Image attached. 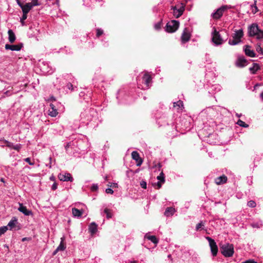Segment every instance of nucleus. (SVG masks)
I'll return each mask as SVG.
<instances>
[{"mask_svg": "<svg viewBox=\"0 0 263 263\" xmlns=\"http://www.w3.org/2000/svg\"><path fill=\"white\" fill-rule=\"evenodd\" d=\"M219 247L220 252L224 256L228 257L233 256L234 253L233 245L227 243L220 244Z\"/></svg>", "mask_w": 263, "mask_h": 263, "instance_id": "f257e3e1", "label": "nucleus"}, {"mask_svg": "<svg viewBox=\"0 0 263 263\" xmlns=\"http://www.w3.org/2000/svg\"><path fill=\"white\" fill-rule=\"evenodd\" d=\"M243 36V31L242 29L237 30L235 31L232 35L233 39L229 40V44L231 45H236L241 42V39Z\"/></svg>", "mask_w": 263, "mask_h": 263, "instance_id": "f03ea898", "label": "nucleus"}, {"mask_svg": "<svg viewBox=\"0 0 263 263\" xmlns=\"http://www.w3.org/2000/svg\"><path fill=\"white\" fill-rule=\"evenodd\" d=\"M179 22L178 21L172 20L166 24L165 30L169 33L175 32L179 28Z\"/></svg>", "mask_w": 263, "mask_h": 263, "instance_id": "7ed1b4c3", "label": "nucleus"}, {"mask_svg": "<svg viewBox=\"0 0 263 263\" xmlns=\"http://www.w3.org/2000/svg\"><path fill=\"white\" fill-rule=\"evenodd\" d=\"M206 239L208 240L209 242V245L211 248V251L212 255L214 256H215L218 252V247L215 242V240L211 238L210 237H206Z\"/></svg>", "mask_w": 263, "mask_h": 263, "instance_id": "20e7f679", "label": "nucleus"}, {"mask_svg": "<svg viewBox=\"0 0 263 263\" xmlns=\"http://www.w3.org/2000/svg\"><path fill=\"white\" fill-rule=\"evenodd\" d=\"M212 41L217 45H220L222 43V40L219 32L217 31L215 29L213 33Z\"/></svg>", "mask_w": 263, "mask_h": 263, "instance_id": "39448f33", "label": "nucleus"}, {"mask_svg": "<svg viewBox=\"0 0 263 263\" xmlns=\"http://www.w3.org/2000/svg\"><path fill=\"white\" fill-rule=\"evenodd\" d=\"M248 63V61L243 56L238 57L235 62V66L238 68H243Z\"/></svg>", "mask_w": 263, "mask_h": 263, "instance_id": "423d86ee", "label": "nucleus"}, {"mask_svg": "<svg viewBox=\"0 0 263 263\" xmlns=\"http://www.w3.org/2000/svg\"><path fill=\"white\" fill-rule=\"evenodd\" d=\"M228 7L227 6H223L220 8H218L215 13L213 14V17L215 19H219L222 15L224 11L227 9Z\"/></svg>", "mask_w": 263, "mask_h": 263, "instance_id": "0eeeda50", "label": "nucleus"}, {"mask_svg": "<svg viewBox=\"0 0 263 263\" xmlns=\"http://www.w3.org/2000/svg\"><path fill=\"white\" fill-rule=\"evenodd\" d=\"M17 2L18 5L22 8L23 13H28L32 8L31 3H28L25 5H23V4L20 2L18 0H17Z\"/></svg>", "mask_w": 263, "mask_h": 263, "instance_id": "6e6552de", "label": "nucleus"}, {"mask_svg": "<svg viewBox=\"0 0 263 263\" xmlns=\"http://www.w3.org/2000/svg\"><path fill=\"white\" fill-rule=\"evenodd\" d=\"M23 47V44L20 43L17 45L6 44L5 49L7 50H11L12 51H20Z\"/></svg>", "mask_w": 263, "mask_h": 263, "instance_id": "1a4fd4ad", "label": "nucleus"}, {"mask_svg": "<svg viewBox=\"0 0 263 263\" xmlns=\"http://www.w3.org/2000/svg\"><path fill=\"white\" fill-rule=\"evenodd\" d=\"M132 157L133 159L136 161L137 166H141L143 162V160L140 158L139 153L137 151H134L132 153Z\"/></svg>", "mask_w": 263, "mask_h": 263, "instance_id": "9d476101", "label": "nucleus"}, {"mask_svg": "<svg viewBox=\"0 0 263 263\" xmlns=\"http://www.w3.org/2000/svg\"><path fill=\"white\" fill-rule=\"evenodd\" d=\"M191 34L187 28H185L181 35V40L182 42H186L190 40Z\"/></svg>", "mask_w": 263, "mask_h": 263, "instance_id": "9b49d317", "label": "nucleus"}, {"mask_svg": "<svg viewBox=\"0 0 263 263\" xmlns=\"http://www.w3.org/2000/svg\"><path fill=\"white\" fill-rule=\"evenodd\" d=\"M259 29L257 25L255 24H252L249 28V35L250 36H254Z\"/></svg>", "mask_w": 263, "mask_h": 263, "instance_id": "f8f14e48", "label": "nucleus"}, {"mask_svg": "<svg viewBox=\"0 0 263 263\" xmlns=\"http://www.w3.org/2000/svg\"><path fill=\"white\" fill-rule=\"evenodd\" d=\"M58 177L61 181H70L71 182L73 180V178L70 173H67L65 174H60Z\"/></svg>", "mask_w": 263, "mask_h": 263, "instance_id": "ddd939ff", "label": "nucleus"}, {"mask_svg": "<svg viewBox=\"0 0 263 263\" xmlns=\"http://www.w3.org/2000/svg\"><path fill=\"white\" fill-rule=\"evenodd\" d=\"M244 51L246 55L254 58L256 56V53L252 50H251V46L249 45H245L244 46Z\"/></svg>", "mask_w": 263, "mask_h": 263, "instance_id": "4468645a", "label": "nucleus"}, {"mask_svg": "<svg viewBox=\"0 0 263 263\" xmlns=\"http://www.w3.org/2000/svg\"><path fill=\"white\" fill-rule=\"evenodd\" d=\"M20 207L18 210L20 212L23 213L25 215L29 216L32 215L31 211L27 209L26 206H24L22 203H19Z\"/></svg>", "mask_w": 263, "mask_h": 263, "instance_id": "2eb2a0df", "label": "nucleus"}, {"mask_svg": "<svg viewBox=\"0 0 263 263\" xmlns=\"http://www.w3.org/2000/svg\"><path fill=\"white\" fill-rule=\"evenodd\" d=\"M181 5L182 6L180 8L178 9L177 10L173 12V15L175 16L176 18H179V17H180L182 15L185 10V6L183 5V4H181Z\"/></svg>", "mask_w": 263, "mask_h": 263, "instance_id": "dca6fc26", "label": "nucleus"}, {"mask_svg": "<svg viewBox=\"0 0 263 263\" xmlns=\"http://www.w3.org/2000/svg\"><path fill=\"white\" fill-rule=\"evenodd\" d=\"M152 78L147 72H146L143 77V80L147 87H149V84L152 82Z\"/></svg>", "mask_w": 263, "mask_h": 263, "instance_id": "f3484780", "label": "nucleus"}, {"mask_svg": "<svg viewBox=\"0 0 263 263\" xmlns=\"http://www.w3.org/2000/svg\"><path fill=\"white\" fill-rule=\"evenodd\" d=\"M215 183L217 185H220L221 184H223L226 183L227 181V177L224 175H223L221 176L218 177L216 178L215 180Z\"/></svg>", "mask_w": 263, "mask_h": 263, "instance_id": "a211bd4d", "label": "nucleus"}, {"mask_svg": "<svg viewBox=\"0 0 263 263\" xmlns=\"http://www.w3.org/2000/svg\"><path fill=\"white\" fill-rule=\"evenodd\" d=\"M8 34L9 36L8 40L9 42L10 43H13L16 40V36L12 30L10 29L8 31Z\"/></svg>", "mask_w": 263, "mask_h": 263, "instance_id": "6ab92c4d", "label": "nucleus"}, {"mask_svg": "<svg viewBox=\"0 0 263 263\" xmlns=\"http://www.w3.org/2000/svg\"><path fill=\"white\" fill-rule=\"evenodd\" d=\"M144 238L151 240L155 244H157L158 242V239L155 235H149L148 234H146Z\"/></svg>", "mask_w": 263, "mask_h": 263, "instance_id": "aec40b11", "label": "nucleus"}, {"mask_svg": "<svg viewBox=\"0 0 263 263\" xmlns=\"http://www.w3.org/2000/svg\"><path fill=\"white\" fill-rule=\"evenodd\" d=\"M72 213L74 217H80L83 214V210H80L76 208L72 209Z\"/></svg>", "mask_w": 263, "mask_h": 263, "instance_id": "412c9836", "label": "nucleus"}, {"mask_svg": "<svg viewBox=\"0 0 263 263\" xmlns=\"http://www.w3.org/2000/svg\"><path fill=\"white\" fill-rule=\"evenodd\" d=\"M175 212V209L172 207L167 208L164 212V215L166 217L172 216Z\"/></svg>", "mask_w": 263, "mask_h": 263, "instance_id": "4be33fe9", "label": "nucleus"}, {"mask_svg": "<svg viewBox=\"0 0 263 263\" xmlns=\"http://www.w3.org/2000/svg\"><path fill=\"white\" fill-rule=\"evenodd\" d=\"M50 106L52 110H49V115L51 117H55L58 114L57 110L55 109V106L53 104H50Z\"/></svg>", "mask_w": 263, "mask_h": 263, "instance_id": "5701e85b", "label": "nucleus"}, {"mask_svg": "<svg viewBox=\"0 0 263 263\" xmlns=\"http://www.w3.org/2000/svg\"><path fill=\"white\" fill-rule=\"evenodd\" d=\"M260 69L259 65L257 63H253V66L249 68L250 72L252 74H255L256 71Z\"/></svg>", "mask_w": 263, "mask_h": 263, "instance_id": "b1692460", "label": "nucleus"}, {"mask_svg": "<svg viewBox=\"0 0 263 263\" xmlns=\"http://www.w3.org/2000/svg\"><path fill=\"white\" fill-rule=\"evenodd\" d=\"M89 229L91 233L93 234L97 231V225L95 222H92L89 226Z\"/></svg>", "mask_w": 263, "mask_h": 263, "instance_id": "393cba45", "label": "nucleus"}, {"mask_svg": "<svg viewBox=\"0 0 263 263\" xmlns=\"http://www.w3.org/2000/svg\"><path fill=\"white\" fill-rule=\"evenodd\" d=\"M16 223L17 220L15 217H14L13 219H11L9 221V222L8 224V226L10 228V230H12L15 227Z\"/></svg>", "mask_w": 263, "mask_h": 263, "instance_id": "a878e982", "label": "nucleus"}, {"mask_svg": "<svg viewBox=\"0 0 263 263\" xmlns=\"http://www.w3.org/2000/svg\"><path fill=\"white\" fill-rule=\"evenodd\" d=\"M174 107H177L178 109L183 108V103L181 100H179L176 102H174L173 104Z\"/></svg>", "mask_w": 263, "mask_h": 263, "instance_id": "bb28decb", "label": "nucleus"}, {"mask_svg": "<svg viewBox=\"0 0 263 263\" xmlns=\"http://www.w3.org/2000/svg\"><path fill=\"white\" fill-rule=\"evenodd\" d=\"M64 238L62 237L61 238V241L60 242V245L58 247L57 249L58 250L60 251H64L66 248V246L64 242Z\"/></svg>", "mask_w": 263, "mask_h": 263, "instance_id": "cd10ccee", "label": "nucleus"}, {"mask_svg": "<svg viewBox=\"0 0 263 263\" xmlns=\"http://www.w3.org/2000/svg\"><path fill=\"white\" fill-rule=\"evenodd\" d=\"M111 210L107 209V208H105L104 209V213L106 214V218L107 219H109V218H111L112 217V213L111 212Z\"/></svg>", "mask_w": 263, "mask_h": 263, "instance_id": "c85d7f7f", "label": "nucleus"}, {"mask_svg": "<svg viewBox=\"0 0 263 263\" xmlns=\"http://www.w3.org/2000/svg\"><path fill=\"white\" fill-rule=\"evenodd\" d=\"M256 39L258 40H260L263 39V31L259 29L258 31H257L256 34H255Z\"/></svg>", "mask_w": 263, "mask_h": 263, "instance_id": "c756f323", "label": "nucleus"}, {"mask_svg": "<svg viewBox=\"0 0 263 263\" xmlns=\"http://www.w3.org/2000/svg\"><path fill=\"white\" fill-rule=\"evenodd\" d=\"M157 179L160 181L164 183L165 182V176L164 173L162 172L160 175L157 177Z\"/></svg>", "mask_w": 263, "mask_h": 263, "instance_id": "7c9ffc66", "label": "nucleus"}, {"mask_svg": "<svg viewBox=\"0 0 263 263\" xmlns=\"http://www.w3.org/2000/svg\"><path fill=\"white\" fill-rule=\"evenodd\" d=\"M237 124L241 127H249L248 124H246L245 122L242 121V120H241L240 119L238 120Z\"/></svg>", "mask_w": 263, "mask_h": 263, "instance_id": "2f4dec72", "label": "nucleus"}, {"mask_svg": "<svg viewBox=\"0 0 263 263\" xmlns=\"http://www.w3.org/2000/svg\"><path fill=\"white\" fill-rule=\"evenodd\" d=\"M8 230V228L7 226H4L0 228V236L4 234L7 230Z\"/></svg>", "mask_w": 263, "mask_h": 263, "instance_id": "473e14b6", "label": "nucleus"}, {"mask_svg": "<svg viewBox=\"0 0 263 263\" xmlns=\"http://www.w3.org/2000/svg\"><path fill=\"white\" fill-rule=\"evenodd\" d=\"M256 2H257L256 1H254V3L252 6V7L254 8V9H253V10H252V12L253 13H256L258 11V9L257 8V7L256 6Z\"/></svg>", "mask_w": 263, "mask_h": 263, "instance_id": "72a5a7b5", "label": "nucleus"}, {"mask_svg": "<svg viewBox=\"0 0 263 263\" xmlns=\"http://www.w3.org/2000/svg\"><path fill=\"white\" fill-rule=\"evenodd\" d=\"M256 202L253 200H250L248 202V205L251 208H254L256 206Z\"/></svg>", "mask_w": 263, "mask_h": 263, "instance_id": "f704fd0d", "label": "nucleus"}, {"mask_svg": "<svg viewBox=\"0 0 263 263\" xmlns=\"http://www.w3.org/2000/svg\"><path fill=\"white\" fill-rule=\"evenodd\" d=\"M103 34V31L99 28L97 29L96 36L99 37L101 35Z\"/></svg>", "mask_w": 263, "mask_h": 263, "instance_id": "c9c22d12", "label": "nucleus"}, {"mask_svg": "<svg viewBox=\"0 0 263 263\" xmlns=\"http://www.w3.org/2000/svg\"><path fill=\"white\" fill-rule=\"evenodd\" d=\"M204 226V223L202 221L198 223L196 226V230L198 231L201 229L202 227Z\"/></svg>", "mask_w": 263, "mask_h": 263, "instance_id": "e433bc0d", "label": "nucleus"}, {"mask_svg": "<svg viewBox=\"0 0 263 263\" xmlns=\"http://www.w3.org/2000/svg\"><path fill=\"white\" fill-rule=\"evenodd\" d=\"M5 144H6V145L9 147V148H13V144L10 142H9L8 141H7V140H5Z\"/></svg>", "mask_w": 263, "mask_h": 263, "instance_id": "4c0bfd02", "label": "nucleus"}, {"mask_svg": "<svg viewBox=\"0 0 263 263\" xmlns=\"http://www.w3.org/2000/svg\"><path fill=\"white\" fill-rule=\"evenodd\" d=\"M146 185H147V184L145 181L142 180L140 182V186H141V187H142L144 189H146Z\"/></svg>", "mask_w": 263, "mask_h": 263, "instance_id": "58836bf2", "label": "nucleus"}, {"mask_svg": "<svg viewBox=\"0 0 263 263\" xmlns=\"http://www.w3.org/2000/svg\"><path fill=\"white\" fill-rule=\"evenodd\" d=\"M31 5H32V7L33 6H39L40 4L38 3L37 0H32Z\"/></svg>", "mask_w": 263, "mask_h": 263, "instance_id": "ea45409f", "label": "nucleus"}, {"mask_svg": "<svg viewBox=\"0 0 263 263\" xmlns=\"http://www.w3.org/2000/svg\"><path fill=\"white\" fill-rule=\"evenodd\" d=\"M107 186L110 187H118V184L116 183H109Z\"/></svg>", "mask_w": 263, "mask_h": 263, "instance_id": "a19ab883", "label": "nucleus"}, {"mask_svg": "<svg viewBox=\"0 0 263 263\" xmlns=\"http://www.w3.org/2000/svg\"><path fill=\"white\" fill-rule=\"evenodd\" d=\"M22 146L21 144H16L15 145H13V149H15L17 151H19V150L21 149Z\"/></svg>", "mask_w": 263, "mask_h": 263, "instance_id": "79ce46f5", "label": "nucleus"}, {"mask_svg": "<svg viewBox=\"0 0 263 263\" xmlns=\"http://www.w3.org/2000/svg\"><path fill=\"white\" fill-rule=\"evenodd\" d=\"M161 24H162V22L161 21V22L157 23L156 24H155V29L157 30L160 29L161 26Z\"/></svg>", "mask_w": 263, "mask_h": 263, "instance_id": "37998d69", "label": "nucleus"}, {"mask_svg": "<svg viewBox=\"0 0 263 263\" xmlns=\"http://www.w3.org/2000/svg\"><path fill=\"white\" fill-rule=\"evenodd\" d=\"M98 189V186L96 184H93L91 187V190L93 192H95V191H96Z\"/></svg>", "mask_w": 263, "mask_h": 263, "instance_id": "c03bdc74", "label": "nucleus"}, {"mask_svg": "<svg viewBox=\"0 0 263 263\" xmlns=\"http://www.w3.org/2000/svg\"><path fill=\"white\" fill-rule=\"evenodd\" d=\"M105 192L107 194H112L114 193V191L110 188H108V189H106Z\"/></svg>", "mask_w": 263, "mask_h": 263, "instance_id": "a18cd8bd", "label": "nucleus"}, {"mask_svg": "<svg viewBox=\"0 0 263 263\" xmlns=\"http://www.w3.org/2000/svg\"><path fill=\"white\" fill-rule=\"evenodd\" d=\"M66 87H67V88H68V89H70V90H73V85H72L71 83H68V84H67Z\"/></svg>", "mask_w": 263, "mask_h": 263, "instance_id": "49530a36", "label": "nucleus"}, {"mask_svg": "<svg viewBox=\"0 0 263 263\" xmlns=\"http://www.w3.org/2000/svg\"><path fill=\"white\" fill-rule=\"evenodd\" d=\"M25 161L28 163L30 165H33L34 163L31 162V159L30 158H27L25 159Z\"/></svg>", "mask_w": 263, "mask_h": 263, "instance_id": "de8ad7c7", "label": "nucleus"}, {"mask_svg": "<svg viewBox=\"0 0 263 263\" xmlns=\"http://www.w3.org/2000/svg\"><path fill=\"white\" fill-rule=\"evenodd\" d=\"M162 182L161 181H158L156 183H155V184H154V185H155V184L157 186V188L158 189H160L162 186Z\"/></svg>", "mask_w": 263, "mask_h": 263, "instance_id": "09e8293b", "label": "nucleus"}, {"mask_svg": "<svg viewBox=\"0 0 263 263\" xmlns=\"http://www.w3.org/2000/svg\"><path fill=\"white\" fill-rule=\"evenodd\" d=\"M241 263H257L256 261H255L254 260L249 259L246 260L245 261L242 262Z\"/></svg>", "mask_w": 263, "mask_h": 263, "instance_id": "8fccbe9b", "label": "nucleus"}, {"mask_svg": "<svg viewBox=\"0 0 263 263\" xmlns=\"http://www.w3.org/2000/svg\"><path fill=\"white\" fill-rule=\"evenodd\" d=\"M256 50L258 52H260V51H261L262 52V48L261 47V45L260 44H258L257 45V47H256Z\"/></svg>", "mask_w": 263, "mask_h": 263, "instance_id": "3c124183", "label": "nucleus"}, {"mask_svg": "<svg viewBox=\"0 0 263 263\" xmlns=\"http://www.w3.org/2000/svg\"><path fill=\"white\" fill-rule=\"evenodd\" d=\"M27 17V13H23L22 17V20H25Z\"/></svg>", "mask_w": 263, "mask_h": 263, "instance_id": "603ef678", "label": "nucleus"}, {"mask_svg": "<svg viewBox=\"0 0 263 263\" xmlns=\"http://www.w3.org/2000/svg\"><path fill=\"white\" fill-rule=\"evenodd\" d=\"M53 190H55L57 189V184L56 183H54L51 187Z\"/></svg>", "mask_w": 263, "mask_h": 263, "instance_id": "864d4df0", "label": "nucleus"}, {"mask_svg": "<svg viewBox=\"0 0 263 263\" xmlns=\"http://www.w3.org/2000/svg\"><path fill=\"white\" fill-rule=\"evenodd\" d=\"M71 146V143H68L65 146V149L66 151H67L68 148Z\"/></svg>", "mask_w": 263, "mask_h": 263, "instance_id": "5fc2aeb1", "label": "nucleus"}, {"mask_svg": "<svg viewBox=\"0 0 263 263\" xmlns=\"http://www.w3.org/2000/svg\"><path fill=\"white\" fill-rule=\"evenodd\" d=\"M59 251V250H58V249L57 248L53 252V255H55Z\"/></svg>", "mask_w": 263, "mask_h": 263, "instance_id": "6e6d98bb", "label": "nucleus"}, {"mask_svg": "<svg viewBox=\"0 0 263 263\" xmlns=\"http://www.w3.org/2000/svg\"><path fill=\"white\" fill-rule=\"evenodd\" d=\"M172 9H173V12H174L176 10H177L178 9H177L176 6H172Z\"/></svg>", "mask_w": 263, "mask_h": 263, "instance_id": "4d7b16f0", "label": "nucleus"}, {"mask_svg": "<svg viewBox=\"0 0 263 263\" xmlns=\"http://www.w3.org/2000/svg\"><path fill=\"white\" fill-rule=\"evenodd\" d=\"M24 21H25V20H22V18H21V23H22V24L23 25H24Z\"/></svg>", "mask_w": 263, "mask_h": 263, "instance_id": "13d9d810", "label": "nucleus"}, {"mask_svg": "<svg viewBox=\"0 0 263 263\" xmlns=\"http://www.w3.org/2000/svg\"><path fill=\"white\" fill-rule=\"evenodd\" d=\"M50 99H51V100H52V101H55V98H54V97H51L50 98Z\"/></svg>", "mask_w": 263, "mask_h": 263, "instance_id": "bf43d9fd", "label": "nucleus"}, {"mask_svg": "<svg viewBox=\"0 0 263 263\" xmlns=\"http://www.w3.org/2000/svg\"><path fill=\"white\" fill-rule=\"evenodd\" d=\"M1 181L3 182H5V180H4V179L3 178H2L1 179Z\"/></svg>", "mask_w": 263, "mask_h": 263, "instance_id": "052dcab7", "label": "nucleus"}, {"mask_svg": "<svg viewBox=\"0 0 263 263\" xmlns=\"http://www.w3.org/2000/svg\"><path fill=\"white\" fill-rule=\"evenodd\" d=\"M260 96H261L262 99L263 100V92L260 94Z\"/></svg>", "mask_w": 263, "mask_h": 263, "instance_id": "680f3d73", "label": "nucleus"}, {"mask_svg": "<svg viewBox=\"0 0 263 263\" xmlns=\"http://www.w3.org/2000/svg\"><path fill=\"white\" fill-rule=\"evenodd\" d=\"M130 263H137L136 261H131Z\"/></svg>", "mask_w": 263, "mask_h": 263, "instance_id": "e2e57ef3", "label": "nucleus"}, {"mask_svg": "<svg viewBox=\"0 0 263 263\" xmlns=\"http://www.w3.org/2000/svg\"><path fill=\"white\" fill-rule=\"evenodd\" d=\"M105 180H108V177L107 176H106L105 178Z\"/></svg>", "mask_w": 263, "mask_h": 263, "instance_id": "0e129e2a", "label": "nucleus"}, {"mask_svg": "<svg viewBox=\"0 0 263 263\" xmlns=\"http://www.w3.org/2000/svg\"><path fill=\"white\" fill-rule=\"evenodd\" d=\"M158 166H159V167H160L161 166L160 163H159V164H158Z\"/></svg>", "mask_w": 263, "mask_h": 263, "instance_id": "69168bd1", "label": "nucleus"}, {"mask_svg": "<svg viewBox=\"0 0 263 263\" xmlns=\"http://www.w3.org/2000/svg\"><path fill=\"white\" fill-rule=\"evenodd\" d=\"M24 240H25V238L23 239V241H24Z\"/></svg>", "mask_w": 263, "mask_h": 263, "instance_id": "338daca9", "label": "nucleus"}, {"mask_svg": "<svg viewBox=\"0 0 263 263\" xmlns=\"http://www.w3.org/2000/svg\"><path fill=\"white\" fill-rule=\"evenodd\" d=\"M20 2V0H18Z\"/></svg>", "mask_w": 263, "mask_h": 263, "instance_id": "774afa93", "label": "nucleus"}]
</instances>
